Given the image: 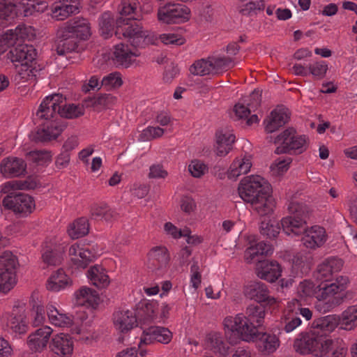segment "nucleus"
<instances>
[{"instance_id": "19", "label": "nucleus", "mask_w": 357, "mask_h": 357, "mask_svg": "<svg viewBox=\"0 0 357 357\" xmlns=\"http://www.w3.org/2000/svg\"><path fill=\"white\" fill-rule=\"evenodd\" d=\"M290 119V112L286 107L280 106L275 108L264 121V129L267 133H272L284 126Z\"/></svg>"}, {"instance_id": "50", "label": "nucleus", "mask_w": 357, "mask_h": 357, "mask_svg": "<svg viewBox=\"0 0 357 357\" xmlns=\"http://www.w3.org/2000/svg\"><path fill=\"white\" fill-rule=\"evenodd\" d=\"M84 113V107L75 104H66V98H64V103L59 105V115L66 119H75L82 116Z\"/></svg>"}, {"instance_id": "4", "label": "nucleus", "mask_w": 357, "mask_h": 357, "mask_svg": "<svg viewBox=\"0 0 357 357\" xmlns=\"http://www.w3.org/2000/svg\"><path fill=\"white\" fill-rule=\"evenodd\" d=\"M349 282L347 277L340 275L333 282L319 287L315 296L319 302H324V312L331 311L342 303V298L337 295L347 288Z\"/></svg>"}, {"instance_id": "43", "label": "nucleus", "mask_w": 357, "mask_h": 357, "mask_svg": "<svg viewBox=\"0 0 357 357\" xmlns=\"http://www.w3.org/2000/svg\"><path fill=\"white\" fill-rule=\"evenodd\" d=\"M91 217L97 220L110 222L116 217V213L105 204H96L91 209Z\"/></svg>"}, {"instance_id": "59", "label": "nucleus", "mask_w": 357, "mask_h": 357, "mask_svg": "<svg viewBox=\"0 0 357 357\" xmlns=\"http://www.w3.org/2000/svg\"><path fill=\"white\" fill-rule=\"evenodd\" d=\"M160 40L166 45L180 46L185 43V38L178 32H170L160 34Z\"/></svg>"}, {"instance_id": "46", "label": "nucleus", "mask_w": 357, "mask_h": 357, "mask_svg": "<svg viewBox=\"0 0 357 357\" xmlns=\"http://www.w3.org/2000/svg\"><path fill=\"white\" fill-rule=\"evenodd\" d=\"M89 224L86 218H80L70 225L68 229L69 236L74 239L81 238L89 233Z\"/></svg>"}, {"instance_id": "22", "label": "nucleus", "mask_w": 357, "mask_h": 357, "mask_svg": "<svg viewBox=\"0 0 357 357\" xmlns=\"http://www.w3.org/2000/svg\"><path fill=\"white\" fill-rule=\"evenodd\" d=\"M235 136L229 128H223L215 134V151L217 155L224 157L232 149Z\"/></svg>"}, {"instance_id": "51", "label": "nucleus", "mask_w": 357, "mask_h": 357, "mask_svg": "<svg viewBox=\"0 0 357 357\" xmlns=\"http://www.w3.org/2000/svg\"><path fill=\"white\" fill-rule=\"evenodd\" d=\"M33 63L16 64L17 78L22 82L33 81L36 76V70Z\"/></svg>"}, {"instance_id": "62", "label": "nucleus", "mask_w": 357, "mask_h": 357, "mask_svg": "<svg viewBox=\"0 0 357 357\" xmlns=\"http://www.w3.org/2000/svg\"><path fill=\"white\" fill-rule=\"evenodd\" d=\"M188 172L194 178H201L208 172L207 165L201 160H193L188 165Z\"/></svg>"}, {"instance_id": "57", "label": "nucleus", "mask_w": 357, "mask_h": 357, "mask_svg": "<svg viewBox=\"0 0 357 357\" xmlns=\"http://www.w3.org/2000/svg\"><path fill=\"white\" fill-rule=\"evenodd\" d=\"M260 231L262 235L268 238H275L279 234L280 227L275 220H264L261 223Z\"/></svg>"}, {"instance_id": "6", "label": "nucleus", "mask_w": 357, "mask_h": 357, "mask_svg": "<svg viewBox=\"0 0 357 357\" xmlns=\"http://www.w3.org/2000/svg\"><path fill=\"white\" fill-rule=\"evenodd\" d=\"M115 35L121 38V35L126 39L132 46L144 47L154 43V36L149 34L148 31H144L137 24H129L128 22L121 25V20L117 21V27Z\"/></svg>"}, {"instance_id": "7", "label": "nucleus", "mask_w": 357, "mask_h": 357, "mask_svg": "<svg viewBox=\"0 0 357 357\" xmlns=\"http://www.w3.org/2000/svg\"><path fill=\"white\" fill-rule=\"evenodd\" d=\"M158 20L166 24L183 23L188 21L191 12L188 7L179 3H167L158 10Z\"/></svg>"}, {"instance_id": "17", "label": "nucleus", "mask_w": 357, "mask_h": 357, "mask_svg": "<svg viewBox=\"0 0 357 357\" xmlns=\"http://www.w3.org/2000/svg\"><path fill=\"white\" fill-rule=\"evenodd\" d=\"M173 337L172 333L165 327L151 326L144 330L139 343V347L142 344H151L154 342L161 344H169Z\"/></svg>"}, {"instance_id": "37", "label": "nucleus", "mask_w": 357, "mask_h": 357, "mask_svg": "<svg viewBox=\"0 0 357 357\" xmlns=\"http://www.w3.org/2000/svg\"><path fill=\"white\" fill-rule=\"evenodd\" d=\"M75 303L79 306L94 307L98 305L99 297L97 292L88 287H82L75 292Z\"/></svg>"}, {"instance_id": "64", "label": "nucleus", "mask_w": 357, "mask_h": 357, "mask_svg": "<svg viewBox=\"0 0 357 357\" xmlns=\"http://www.w3.org/2000/svg\"><path fill=\"white\" fill-rule=\"evenodd\" d=\"M29 160L38 165H44L51 160V155L45 151H33L27 154Z\"/></svg>"}, {"instance_id": "58", "label": "nucleus", "mask_w": 357, "mask_h": 357, "mask_svg": "<svg viewBox=\"0 0 357 357\" xmlns=\"http://www.w3.org/2000/svg\"><path fill=\"white\" fill-rule=\"evenodd\" d=\"M34 0H15L16 17L29 16L34 13Z\"/></svg>"}, {"instance_id": "47", "label": "nucleus", "mask_w": 357, "mask_h": 357, "mask_svg": "<svg viewBox=\"0 0 357 357\" xmlns=\"http://www.w3.org/2000/svg\"><path fill=\"white\" fill-rule=\"evenodd\" d=\"M66 33L64 37H59L61 39L58 42L56 52L59 55H63L66 53L78 51V43L77 38Z\"/></svg>"}, {"instance_id": "61", "label": "nucleus", "mask_w": 357, "mask_h": 357, "mask_svg": "<svg viewBox=\"0 0 357 357\" xmlns=\"http://www.w3.org/2000/svg\"><path fill=\"white\" fill-rule=\"evenodd\" d=\"M310 73L317 79H323L328 70V65L325 61H316L308 66Z\"/></svg>"}, {"instance_id": "30", "label": "nucleus", "mask_w": 357, "mask_h": 357, "mask_svg": "<svg viewBox=\"0 0 357 357\" xmlns=\"http://www.w3.org/2000/svg\"><path fill=\"white\" fill-rule=\"evenodd\" d=\"M257 276L269 282H274L281 275L282 268L275 261H261L257 267Z\"/></svg>"}, {"instance_id": "40", "label": "nucleus", "mask_w": 357, "mask_h": 357, "mask_svg": "<svg viewBox=\"0 0 357 357\" xmlns=\"http://www.w3.org/2000/svg\"><path fill=\"white\" fill-rule=\"evenodd\" d=\"M258 349L262 352L273 353L280 346L279 338L273 334L259 333L255 339Z\"/></svg>"}, {"instance_id": "55", "label": "nucleus", "mask_w": 357, "mask_h": 357, "mask_svg": "<svg viewBox=\"0 0 357 357\" xmlns=\"http://www.w3.org/2000/svg\"><path fill=\"white\" fill-rule=\"evenodd\" d=\"M244 314L239 313L235 316H227L222 322L225 333L237 332L238 333L239 328L243 324Z\"/></svg>"}, {"instance_id": "56", "label": "nucleus", "mask_w": 357, "mask_h": 357, "mask_svg": "<svg viewBox=\"0 0 357 357\" xmlns=\"http://www.w3.org/2000/svg\"><path fill=\"white\" fill-rule=\"evenodd\" d=\"M212 64L208 59H200L195 61L190 68V71L195 75L204 76L206 75L213 74L211 67Z\"/></svg>"}, {"instance_id": "1", "label": "nucleus", "mask_w": 357, "mask_h": 357, "mask_svg": "<svg viewBox=\"0 0 357 357\" xmlns=\"http://www.w3.org/2000/svg\"><path fill=\"white\" fill-rule=\"evenodd\" d=\"M238 192L240 197L250 203L260 215L271 213L275 206L268 183L259 175H252L243 178L239 183Z\"/></svg>"}, {"instance_id": "21", "label": "nucleus", "mask_w": 357, "mask_h": 357, "mask_svg": "<svg viewBox=\"0 0 357 357\" xmlns=\"http://www.w3.org/2000/svg\"><path fill=\"white\" fill-rule=\"evenodd\" d=\"M252 166L251 155H240L235 158L227 171V176L236 181L240 176L248 174Z\"/></svg>"}, {"instance_id": "32", "label": "nucleus", "mask_w": 357, "mask_h": 357, "mask_svg": "<svg viewBox=\"0 0 357 357\" xmlns=\"http://www.w3.org/2000/svg\"><path fill=\"white\" fill-rule=\"evenodd\" d=\"M31 307V323L33 326H38L45 323V313L43 303L39 294L33 292L29 300Z\"/></svg>"}, {"instance_id": "16", "label": "nucleus", "mask_w": 357, "mask_h": 357, "mask_svg": "<svg viewBox=\"0 0 357 357\" xmlns=\"http://www.w3.org/2000/svg\"><path fill=\"white\" fill-rule=\"evenodd\" d=\"M137 49H130L124 43H119L114 46L112 59L119 66L129 68L136 61V58L140 56Z\"/></svg>"}, {"instance_id": "60", "label": "nucleus", "mask_w": 357, "mask_h": 357, "mask_svg": "<svg viewBox=\"0 0 357 357\" xmlns=\"http://www.w3.org/2000/svg\"><path fill=\"white\" fill-rule=\"evenodd\" d=\"M165 132L159 126H148L139 135V139L143 142L151 141L161 137Z\"/></svg>"}, {"instance_id": "26", "label": "nucleus", "mask_w": 357, "mask_h": 357, "mask_svg": "<svg viewBox=\"0 0 357 357\" xmlns=\"http://www.w3.org/2000/svg\"><path fill=\"white\" fill-rule=\"evenodd\" d=\"M25 162L16 157H8L0 163V172L5 177L19 176L25 172Z\"/></svg>"}, {"instance_id": "53", "label": "nucleus", "mask_w": 357, "mask_h": 357, "mask_svg": "<svg viewBox=\"0 0 357 357\" xmlns=\"http://www.w3.org/2000/svg\"><path fill=\"white\" fill-rule=\"evenodd\" d=\"M265 3L263 0H245L240 7V13L243 15H252L257 11L264 10Z\"/></svg>"}, {"instance_id": "29", "label": "nucleus", "mask_w": 357, "mask_h": 357, "mask_svg": "<svg viewBox=\"0 0 357 357\" xmlns=\"http://www.w3.org/2000/svg\"><path fill=\"white\" fill-rule=\"evenodd\" d=\"M13 63H33L36 58V50L32 45L26 44L19 45L9 52Z\"/></svg>"}, {"instance_id": "34", "label": "nucleus", "mask_w": 357, "mask_h": 357, "mask_svg": "<svg viewBox=\"0 0 357 357\" xmlns=\"http://www.w3.org/2000/svg\"><path fill=\"white\" fill-rule=\"evenodd\" d=\"M63 247L53 242H46L43 253V261L47 265L56 266L63 259Z\"/></svg>"}, {"instance_id": "25", "label": "nucleus", "mask_w": 357, "mask_h": 357, "mask_svg": "<svg viewBox=\"0 0 357 357\" xmlns=\"http://www.w3.org/2000/svg\"><path fill=\"white\" fill-rule=\"evenodd\" d=\"M79 12V3L68 0H59L51 6V16L56 20H64L70 15Z\"/></svg>"}, {"instance_id": "28", "label": "nucleus", "mask_w": 357, "mask_h": 357, "mask_svg": "<svg viewBox=\"0 0 357 357\" xmlns=\"http://www.w3.org/2000/svg\"><path fill=\"white\" fill-rule=\"evenodd\" d=\"M169 261V255L165 247H154L148 254L149 268L153 271H159L166 268Z\"/></svg>"}, {"instance_id": "3", "label": "nucleus", "mask_w": 357, "mask_h": 357, "mask_svg": "<svg viewBox=\"0 0 357 357\" xmlns=\"http://www.w3.org/2000/svg\"><path fill=\"white\" fill-rule=\"evenodd\" d=\"M278 145L275 153L301 154L308 148L309 138L305 135H298L293 128H288L280 132L274 139Z\"/></svg>"}, {"instance_id": "45", "label": "nucleus", "mask_w": 357, "mask_h": 357, "mask_svg": "<svg viewBox=\"0 0 357 357\" xmlns=\"http://www.w3.org/2000/svg\"><path fill=\"white\" fill-rule=\"evenodd\" d=\"M259 326L243 317V324H241L238 334L243 341H255V339L257 337V335L259 333L257 329Z\"/></svg>"}, {"instance_id": "9", "label": "nucleus", "mask_w": 357, "mask_h": 357, "mask_svg": "<svg viewBox=\"0 0 357 357\" xmlns=\"http://www.w3.org/2000/svg\"><path fill=\"white\" fill-rule=\"evenodd\" d=\"M113 325L121 333H127L137 327L139 322L136 312L133 308H121L113 314Z\"/></svg>"}, {"instance_id": "23", "label": "nucleus", "mask_w": 357, "mask_h": 357, "mask_svg": "<svg viewBox=\"0 0 357 357\" xmlns=\"http://www.w3.org/2000/svg\"><path fill=\"white\" fill-rule=\"evenodd\" d=\"M69 256L73 265L77 268H85L94 257L87 247L77 243L70 246Z\"/></svg>"}, {"instance_id": "11", "label": "nucleus", "mask_w": 357, "mask_h": 357, "mask_svg": "<svg viewBox=\"0 0 357 357\" xmlns=\"http://www.w3.org/2000/svg\"><path fill=\"white\" fill-rule=\"evenodd\" d=\"M301 238L303 245L307 249L315 250L321 248L328 241L326 229L319 225L307 227Z\"/></svg>"}, {"instance_id": "20", "label": "nucleus", "mask_w": 357, "mask_h": 357, "mask_svg": "<svg viewBox=\"0 0 357 357\" xmlns=\"http://www.w3.org/2000/svg\"><path fill=\"white\" fill-rule=\"evenodd\" d=\"M343 266L342 259L336 257H328L319 264L317 268V279L330 282L335 274L340 272Z\"/></svg>"}, {"instance_id": "48", "label": "nucleus", "mask_w": 357, "mask_h": 357, "mask_svg": "<svg viewBox=\"0 0 357 357\" xmlns=\"http://www.w3.org/2000/svg\"><path fill=\"white\" fill-rule=\"evenodd\" d=\"M339 325V317L326 316L312 323V328L314 330L320 329L325 332H333Z\"/></svg>"}, {"instance_id": "52", "label": "nucleus", "mask_w": 357, "mask_h": 357, "mask_svg": "<svg viewBox=\"0 0 357 357\" xmlns=\"http://www.w3.org/2000/svg\"><path fill=\"white\" fill-rule=\"evenodd\" d=\"M265 310L263 307L256 305H250L245 310L244 317L254 322L257 326H261L262 321L265 317Z\"/></svg>"}, {"instance_id": "10", "label": "nucleus", "mask_w": 357, "mask_h": 357, "mask_svg": "<svg viewBox=\"0 0 357 357\" xmlns=\"http://www.w3.org/2000/svg\"><path fill=\"white\" fill-rule=\"evenodd\" d=\"M8 328L15 334H24L28 330V323L25 312V303L15 301L12 312L7 321Z\"/></svg>"}, {"instance_id": "63", "label": "nucleus", "mask_w": 357, "mask_h": 357, "mask_svg": "<svg viewBox=\"0 0 357 357\" xmlns=\"http://www.w3.org/2000/svg\"><path fill=\"white\" fill-rule=\"evenodd\" d=\"M122 84L121 75L119 72L109 73L105 76L101 81V85L107 89L119 88Z\"/></svg>"}, {"instance_id": "41", "label": "nucleus", "mask_w": 357, "mask_h": 357, "mask_svg": "<svg viewBox=\"0 0 357 357\" xmlns=\"http://www.w3.org/2000/svg\"><path fill=\"white\" fill-rule=\"evenodd\" d=\"M339 325L344 331H353L357 327V304L348 306L339 315Z\"/></svg>"}, {"instance_id": "33", "label": "nucleus", "mask_w": 357, "mask_h": 357, "mask_svg": "<svg viewBox=\"0 0 357 357\" xmlns=\"http://www.w3.org/2000/svg\"><path fill=\"white\" fill-rule=\"evenodd\" d=\"M281 224L284 232L289 236H299L306 229V221L303 217L287 216L284 218Z\"/></svg>"}, {"instance_id": "5", "label": "nucleus", "mask_w": 357, "mask_h": 357, "mask_svg": "<svg viewBox=\"0 0 357 357\" xmlns=\"http://www.w3.org/2000/svg\"><path fill=\"white\" fill-rule=\"evenodd\" d=\"M19 266L17 257L9 251L0 255V292L7 294L17 282V269Z\"/></svg>"}, {"instance_id": "8", "label": "nucleus", "mask_w": 357, "mask_h": 357, "mask_svg": "<svg viewBox=\"0 0 357 357\" xmlns=\"http://www.w3.org/2000/svg\"><path fill=\"white\" fill-rule=\"evenodd\" d=\"M2 204L5 208L22 216H26L31 213L36 206L33 197L22 193L7 195L3 198Z\"/></svg>"}, {"instance_id": "12", "label": "nucleus", "mask_w": 357, "mask_h": 357, "mask_svg": "<svg viewBox=\"0 0 357 357\" xmlns=\"http://www.w3.org/2000/svg\"><path fill=\"white\" fill-rule=\"evenodd\" d=\"M53 329L48 326H42L31 333L26 339V344L33 352L41 353L45 351L50 343V337Z\"/></svg>"}, {"instance_id": "54", "label": "nucleus", "mask_w": 357, "mask_h": 357, "mask_svg": "<svg viewBox=\"0 0 357 357\" xmlns=\"http://www.w3.org/2000/svg\"><path fill=\"white\" fill-rule=\"evenodd\" d=\"M16 17L15 0H0V24Z\"/></svg>"}, {"instance_id": "13", "label": "nucleus", "mask_w": 357, "mask_h": 357, "mask_svg": "<svg viewBox=\"0 0 357 357\" xmlns=\"http://www.w3.org/2000/svg\"><path fill=\"white\" fill-rule=\"evenodd\" d=\"M49 347L57 357H72L74 351V342L68 333H59L52 336Z\"/></svg>"}, {"instance_id": "2", "label": "nucleus", "mask_w": 357, "mask_h": 357, "mask_svg": "<svg viewBox=\"0 0 357 357\" xmlns=\"http://www.w3.org/2000/svg\"><path fill=\"white\" fill-rule=\"evenodd\" d=\"M335 340L313 328L301 332L294 342V349L301 355L325 357L333 349Z\"/></svg>"}, {"instance_id": "18", "label": "nucleus", "mask_w": 357, "mask_h": 357, "mask_svg": "<svg viewBox=\"0 0 357 357\" xmlns=\"http://www.w3.org/2000/svg\"><path fill=\"white\" fill-rule=\"evenodd\" d=\"M203 346L206 349L220 357L227 356L229 354L230 347L220 332L211 331L206 333Z\"/></svg>"}, {"instance_id": "49", "label": "nucleus", "mask_w": 357, "mask_h": 357, "mask_svg": "<svg viewBox=\"0 0 357 357\" xmlns=\"http://www.w3.org/2000/svg\"><path fill=\"white\" fill-rule=\"evenodd\" d=\"M210 62L212 64L213 74L222 73L234 67L235 65L231 58L225 56L210 57Z\"/></svg>"}, {"instance_id": "14", "label": "nucleus", "mask_w": 357, "mask_h": 357, "mask_svg": "<svg viewBox=\"0 0 357 357\" xmlns=\"http://www.w3.org/2000/svg\"><path fill=\"white\" fill-rule=\"evenodd\" d=\"M64 103V97L61 94H52L45 97L36 112L38 119L52 121V119L59 114V105Z\"/></svg>"}, {"instance_id": "39", "label": "nucleus", "mask_w": 357, "mask_h": 357, "mask_svg": "<svg viewBox=\"0 0 357 357\" xmlns=\"http://www.w3.org/2000/svg\"><path fill=\"white\" fill-rule=\"evenodd\" d=\"M142 313L139 316V322L141 324H149L158 322V311L159 304L157 301H147L140 303Z\"/></svg>"}, {"instance_id": "15", "label": "nucleus", "mask_w": 357, "mask_h": 357, "mask_svg": "<svg viewBox=\"0 0 357 357\" xmlns=\"http://www.w3.org/2000/svg\"><path fill=\"white\" fill-rule=\"evenodd\" d=\"M66 33L75 35L76 38L86 40L91 36V27L89 20L77 18L71 23L60 27L56 32L58 37H64Z\"/></svg>"}, {"instance_id": "27", "label": "nucleus", "mask_w": 357, "mask_h": 357, "mask_svg": "<svg viewBox=\"0 0 357 357\" xmlns=\"http://www.w3.org/2000/svg\"><path fill=\"white\" fill-rule=\"evenodd\" d=\"M89 282L98 289L107 288L110 284V278L107 270L101 265L96 264L91 266L86 271Z\"/></svg>"}, {"instance_id": "42", "label": "nucleus", "mask_w": 357, "mask_h": 357, "mask_svg": "<svg viewBox=\"0 0 357 357\" xmlns=\"http://www.w3.org/2000/svg\"><path fill=\"white\" fill-rule=\"evenodd\" d=\"M98 30L101 36L107 39L114 32V19L113 14L109 11H105L100 15L98 18Z\"/></svg>"}, {"instance_id": "36", "label": "nucleus", "mask_w": 357, "mask_h": 357, "mask_svg": "<svg viewBox=\"0 0 357 357\" xmlns=\"http://www.w3.org/2000/svg\"><path fill=\"white\" fill-rule=\"evenodd\" d=\"M268 290L266 285L263 282L252 281L245 285L243 294L246 298L260 303L264 302Z\"/></svg>"}, {"instance_id": "44", "label": "nucleus", "mask_w": 357, "mask_h": 357, "mask_svg": "<svg viewBox=\"0 0 357 357\" xmlns=\"http://www.w3.org/2000/svg\"><path fill=\"white\" fill-rule=\"evenodd\" d=\"M11 35L15 41L20 43L22 41L32 40L36 36V30L31 26L25 24H20L14 29H9Z\"/></svg>"}, {"instance_id": "24", "label": "nucleus", "mask_w": 357, "mask_h": 357, "mask_svg": "<svg viewBox=\"0 0 357 357\" xmlns=\"http://www.w3.org/2000/svg\"><path fill=\"white\" fill-rule=\"evenodd\" d=\"M62 128L56 121H48L41 128L31 132L30 138L35 142H46L56 139L61 132Z\"/></svg>"}, {"instance_id": "35", "label": "nucleus", "mask_w": 357, "mask_h": 357, "mask_svg": "<svg viewBox=\"0 0 357 357\" xmlns=\"http://www.w3.org/2000/svg\"><path fill=\"white\" fill-rule=\"evenodd\" d=\"M72 280L62 269L52 273L48 278L46 287L49 291L57 292L71 286Z\"/></svg>"}, {"instance_id": "31", "label": "nucleus", "mask_w": 357, "mask_h": 357, "mask_svg": "<svg viewBox=\"0 0 357 357\" xmlns=\"http://www.w3.org/2000/svg\"><path fill=\"white\" fill-rule=\"evenodd\" d=\"M47 315L50 323L57 327L68 328L73 324L72 316L59 310L53 304L47 305Z\"/></svg>"}, {"instance_id": "38", "label": "nucleus", "mask_w": 357, "mask_h": 357, "mask_svg": "<svg viewBox=\"0 0 357 357\" xmlns=\"http://www.w3.org/2000/svg\"><path fill=\"white\" fill-rule=\"evenodd\" d=\"M273 252L271 245L264 242H259L255 245L249 246L245 251L244 259L248 264L259 261V257L268 255Z\"/></svg>"}]
</instances>
